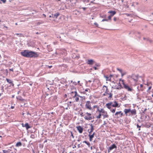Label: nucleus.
Here are the masks:
<instances>
[{
  "instance_id": "5fc2aeb1",
  "label": "nucleus",
  "mask_w": 153,
  "mask_h": 153,
  "mask_svg": "<svg viewBox=\"0 0 153 153\" xmlns=\"http://www.w3.org/2000/svg\"><path fill=\"white\" fill-rule=\"evenodd\" d=\"M94 69L95 70H96L97 69V68L96 67H94Z\"/></svg>"
},
{
  "instance_id": "79ce46f5",
  "label": "nucleus",
  "mask_w": 153,
  "mask_h": 153,
  "mask_svg": "<svg viewBox=\"0 0 153 153\" xmlns=\"http://www.w3.org/2000/svg\"><path fill=\"white\" fill-rule=\"evenodd\" d=\"M111 17H112V16H111L110 15L108 17V19H109V20H111Z\"/></svg>"
},
{
  "instance_id": "a211bd4d",
  "label": "nucleus",
  "mask_w": 153,
  "mask_h": 153,
  "mask_svg": "<svg viewBox=\"0 0 153 153\" xmlns=\"http://www.w3.org/2000/svg\"><path fill=\"white\" fill-rule=\"evenodd\" d=\"M90 126H91V128L90 129V131L88 132L89 134H91V133L94 130L93 126L92 124H91Z\"/></svg>"
},
{
  "instance_id": "5701e85b",
  "label": "nucleus",
  "mask_w": 153,
  "mask_h": 153,
  "mask_svg": "<svg viewBox=\"0 0 153 153\" xmlns=\"http://www.w3.org/2000/svg\"><path fill=\"white\" fill-rule=\"evenodd\" d=\"M13 149H14L15 150H16V149H15L13 147V146H12L11 147L9 148L8 150H7L8 151H9V153L10 152L12 151Z\"/></svg>"
},
{
  "instance_id": "0e129e2a",
  "label": "nucleus",
  "mask_w": 153,
  "mask_h": 153,
  "mask_svg": "<svg viewBox=\"0 0 153 153\" xmlns=\"http://www.w3.org/2000/svg\"><path fill=\"white\" fill-rule=\"evenodd\" d=\"M43 16H44L45 17H46V16L45 15V14H43Z\"/></svg>"
},
{
  "instance_id": "f257e3e1",
  "label": "nucleus",
  "mask_w": 153,
  "mask_h": 153,
  "mask_svg": "<svg viewBox=\"0 0 153 153\" xmlns=\"http://www.w3.org/2000/svg\"><path fill=\"white\" fill-rule=\"evenodd\" d=\"M21 53L22 56L27 58L36 57L38 56L36 52L28 50H25L21 52Z\"/></svg>"
},
{
  "instance_id": "680f3d73",
  "label": "nucleus",
  "mask_w": 153,
  "mask_h": 153,
  "mask_svg": "<svg viewBox=\"0 0 153 153\" xmlns=\"http://www.w3.org/2000/svg\"><path fill=\"white\" fill-rule=\"evenodd\" d=\"M106 94H106V93H105L104 94H103V95L104 96H105L106 95Z\"/></svg>"
},
{
  "instance_id": "1a4fd4ad",
  "label": "nucleus",
  "mask_w": 153,
  "mask_h": 153,
  "mask_svg": "<svg viewBox=\"0 0 153 153\" xmlns=\"http://www.w3.org/2000/svg\"><path fill=\"white\" fill-rule=\"evenodd\" d=\"M102 90L105 91V92L106 94H108V92H109V90L108 89V87L104 85L102 87Z\"/></svg>"
},
{
  "instance_id": "f3484780",
  "label": "nucleus",
  "mask_w": 153,
  "mask_h": 153,
  "mask_svg": "<svg viewBox=\"0 0 153 153\" xmlns=\"http://www.w3.org/2000/svg\"><path fill=\"white\" fill-rule=\"evenodd\" d=\"M59 15V14L58 13H56L54 14H52V17L53 18L56 19L57 17Z\"/></svg>"
},
{
  "instance_id": "473e14b6",
  "label": "nucleus",
  "mask_w": 153,
  "mask_h": 153,
  "mask_svg": "<svg viewBox=\"0 0 153 153\" xmlns=\"http://www.w3.org/2000/svg\"><path fill=\"white\" fill-rule=\"evenodd\" d=\"M2 151L3 153H9V151H8L7 150H3Z\"/></svg>"
},
{
  "instance_id": "7ed1b4c3",
  "label": "nucleus",
  "mask_w": 153,
  "mask_h": 153,
  "mask_svg": "<svg viewBox=\"0 0 153 153\" xmlns=\"http://www.w3.org/2000/svg\"><path fill=\"white\" fill-rule=\"evenodd\" d=\"M84 118L86 120H92L93 117H92L91 113L86 112L85 114Z\"/></svg>"
},
{
  "instance_id": "4d7b16f0",
  "label": "nucleus",
  "mask_w": 153,
  "mask_h": 153,
  "mask_svg": "<svg viewBox=\"0 0 153 153\" xmlns=\"http://www.w3.org/2000/svg\"><path fill=\"white\" fill-rule=\"evenodd\" d=\"M9 70H10V71H13V68L10 69Z\"/></svg>"
},
{
  "instance_id": "de8ad7c7",
  "label": "nucleus",
  "mask_w": 153,
  "mask_h": 153,
  "mask_svg": "<svg viewBox=\"0 0 153 153\" xmlns=\"http://www.w3.org/2000/svg\"><path fill=\"white\" fill-rule=\"evenodd\" d=\"M94 1L93 0H92V1H91L90 2V3H93V4H96V3H95V2H94Z\"/></svg>"
},
{
  "instance_id": "f704fd0d",
  "label": "nucleus",
  "mask_w": 153,
  "mask_h": 153,
  "mask_svg": "<svg viewBox=\"0 0 153 153\" xmlns=\"http://www.w3.org/2000/svg\"><path fill=\"white\" fill-rule=\"evenodd\" d=\"M117 70L119 71L121 73H122V70L121 69H119V68H117Z\"/></svg>"
},
{
  "instance_id": "2eb2a0df",
  "label": "nucleus",
  "mask_w": 153,
  "mask_h": 153,
  "mask_svg": "<svg viewBox=\"0 0 153 153\" xmlns=\"http://www.w3.org/2000/svg\"><path fill=\"white\" fill-rule=\"evenodd\" d=\"M94 62V61L92 59H90L88 60L87 63L89 65H93Z\"/></svg>"
},
{
  "instance_id": "cd10ccee",
  "label": "nucleus",
  "mask_w": 153,
  "mask_h": 153,
  "mask_svg": "<svg viewBox=\"0 0 153 153\" xmlns=\"http://www.w3.org/2000/svg\"><path fill=\"white\" fill-rule=\"evenodd\" d=\"M17 99L20 100L22 101L24 99L21 97H17Z\"/></svg>"
},
{
  "instance_id": "8fccbe9b",
  "label": "nucleus",
  "mask_w": 153,
  "mask_h": 153,
  "mask_svg": "<svg viewBox=\"0 0 153 153\" xmlns=\"http://www.w3.org/2000/svg\"><path fill=\"white\" fill-rule=\"evenodd\" d=\"M117 18H116V17H114V21H115L117 20Z\"/></svg>"
},
{
  "instance_id": "ddd939ff",
  "label": "nucleus",
  "mask_w": 153,
  "mask_h": 153,
  "mask_svg": "<svg viewBox=\"0 0 153 153\" xmlns=\"http://www.w3.org/2000/svg\"><path fill=\"white\" fill-rule=\"evenodd\" d=\"M76 128H77V129L78 131L80 133H82L83 130V129L81 126H79L76 127Z\"/></svg>"
},
{
  "instance_id": "09e8293b",
  "label": "nucleus",
  "mask_w": 153,
  "mask_h": 153,
  "mask_svg": "<svg viewBox=\"0 0 153 153\" xmlns=\"http://www.w3.org/2000/svg\"><path fill=\"white\" fill-rule=\"evenodd\" d=\"M73 84H74V85H76L77 84V83L76 82H73Z\"/></svg>"
},
{
  "instance_id": "20e7f679",
  "label": "nucleus",
  "mask_w": 153,
  "mask_h": 153,
  "mask_svg": "<svg viewBox=\"0 0 153 153\" xmlns=\"http://www.w3.org/2000/svg\"><path fill=\"white\" fill-rule=\"evenodd\" d=\"M131 79L133 80L134 82L136 83L138 81V75L134 74H132L131 76Z\"/></svg>"
},
{
  "instance_id": "e433bc0d",
  "label": "nucleus",
  "mask_w": 153,
  "mask_h": 153,
  "mask_svg": "<svg viewBox=\"0 0 153 153\" xmlns=\"http://www.w3.org/2000/svg\"><path fill=\"white\" fill-rule=\"evenodd\" d=\"M80 115L82 117H85V114H83V113H81Z\"/></svg>"
},
{
  "instance_id": "3c124183",
  "label": "nucleus",
  "mask_w": 153,
  "mask_h": 153,
  "mask_svg": "<svg viewBox=\"0 0 153 153\" xmlns=\"http://www.w3.org/2000/svg\"><path fill=\"white\" fill-rule=\"evenodd\" d=\"M121 73V76H123L124 75L126 74L125 73L123 74L122 72V73Z\"/></svg>"
},
{
  "instance_id": "37998d69",
  "label": "nucleus",
  "mask_w": 153,
  "mask_h": 153,
  "mask_svg": "<svg viewBox=\"0 0 153 153\" xmlns=\"http://www.w3.org/2000/svg\"><path fill=\"white\" fill-rule=\"evenodd\" d=\"M151 88H152V86H150L148 88V90L147 91H148L149 90H150L151 89Z\"/></svg>"
},
{
  "instance_id": "f8f14e48",
  "label": "nucleus",
  "mask_w": 153,
  "mask_h": 153,
  "mask_svg": "<svg viewBox=\"0 0 153 153\" xmlns=\"http://www.w3.org/2000/svg\"><path fill=\"white\" fill-rule=\"evenodd\" d=\"M95 134V133L94 132L92 134H89L88 136L89 137V140L90 141L92 140V139L94 137Z\"/></svg>"
},
{
  "instance_id": "6e6d98bb",
  "label": "nucleus",
  "mask_w": 153,
  "mask_h": 153,
  "mask_svg": "<svg viewBox=\"0 0 153 153\" xmlns=\"http://www.w3.org/2000/svg\"><path fill=\"white\" fill-rule=\"evenodd\" d=\"M52 67V66H48V67L49 68H51Z\"/></svg>"
},
{
  "instance_id": "864d4df0",
  "label": "nucleus",
  "mask_w": 153,
  "mask_h": 153,
  "mask_svg": "<svg viewBox=\"0 0 153 153\" xmlns=\"http://www.w3.org/2000/svg\"><path fill=\"white\" fill-rule=\"evenodd\" d=\"M21 125L23 127H25V124H24L23 123H22Z\"/></svg>"
},
{
  "instance_id": "c85d7f7f",
  "label": "nucleus",
  "mask_w": 153,
  "mask_h": 153,
  "mask_svg": "<svg viewBox=\"0 0 153 153\" xmlns=\"http://www.w3.org/2000/svg\"><path fill=\"white\" fill-rule=\"evenodd\" d=\"M107 94L109 95V98H111L112 97V94L111 93H109V92H108V94Z\"/></svg>"
},
{
  "instance_id": "a18cd8bd",
  "label": "nucleus",
  "mask_w": 153,
  "mask_h": 153,
  "mask_svg": "<svg viewBox=\"0 0 153 153\" xmlns=\"http://www.w3.org/2000/svg\"><path fill=\"white\" fill-rule=\"evenodd\" d=\"M112 112L114 113L115 111V109H113V110H112L111 111Z\"/></svg>"
},
{
  "instance_id": "393cba45",
  "label": "nucleus",
  "mask_w": 153,
  "mask_h": 153,
  "mask_svg": "<svg viewBox=\"0 0 153 153\" xmlns=\"http://www.w3.org/2000/svg\"><path fill=\"white\" fill-rule=\"evenodd\" d=\"M104 77L106 78V81H110L111 80V77H110L105 76Z\"/></svg>"
},
{
  "instance_id": "f03ea898",
  "label": "nucleus",
  "mask_w": 153,
  "mask_h": 153,
  "mask_svg": "<svg viewBox=\"0 0 153 153\" xmlns=\"http://www.w3.org/2000/svg\"><path fill=\"white\" fill-rule=\"evenodd\" d=\"M97 111L102 114V115L103 116L104 118H108V116L107 114V112L105 111L103 109L101 108L99 109H97Z\"/></svg>"
},
{
  "instance_id": "9d476101",
  "label": "nucleus",
  "mask_w": 153,
  "mask_h": 153,
  "mask_svg": "<svg viewBox=\"0 0 153 153\" xmlns=\"http://www.w3.org/2000/svg\"><path fill=\"white\" fill-rule=\"evenodd\" d=\"M137 89L138 91H143L144 89L143 85L142 84H140V87H139V86H137Z\"/></svg>"
},
{
  "instance_id": "052dcab7",
  "label": "nucleus",
  "mask_w": 153,
  "mask_h": 153,
  "mask_svg": "<svg viewBox=\"0 0 153 153\" xmlns=\"http://www.w3.org/2000/svg\"><path fill=\"white\" fill-rule=\"evenodd\" d=\"M71 136H72L73 137H74V136H73V134L72 133V132H71Z\"/></svg>"
},
{
  "instance_id": "2f4dec72",
  "label": "nucleus",
  "mask_w": 153,
  "mask_h": 153,
  "mask_svg": "<svg viewBox=\"0 0 153 153\" xmlns=\"http://www.w3.org/2000/svg\"><path fill=\"white\" fill-rule=\"evenodd\" d=\"M75 97V100L76 102H78L79 100V98L78 97Z\"/></svg>"
},
{
  "instance_id": "4c0bfd02",
  "label": "nucleus",
  "mask_w": 153,
  "mask_h": 153,
  "mask_svg": "<svg viewBox=\"0 0 153 153\" xmlns=\"http://www.w3.org/2000/svg\"><path fill=\"white\" fill-rule=\"evenodd\" d=\"M94 25H96V26H97V27H98V24L96 22H95V23H94Z\"/></svg>"
},
{
  "instance_id": "b1692460",
  "label": "nucleus",
  "mask_w": 153,
  "mask_h": 153,
  "mask_svg": "<svg viewBox=\"0 0 153 153\" xmlns=\"http://www.w3.org/2000/svg\"><path fill=\"white\" fill-rule=\"evenodd\" d=\"M22 145V144L21 142H19L17 143L16 144V147H19L21 146Z\"/></svg>"
},
{
  "instance_id": "4468645a",
  "label": "nucleus",
  "mask_w": 153,
  "mask_h": 153,
  "mask_svg": "<svg viewBox=\"0 0 153 153\" xmlns=\"http://www.w3.org/2000/svg\"><path fill=\"white\" fill-rule=\"evenodd\" d=\"M74 93L75 94L74 95V97H76L77 96L78 97H79L82 98V100H85V97H82L79 96V95L77 94V93L76 91H75Z\"/></svg>"
},
{
  "instance_id": "603ef678",
  "label": "nucleus",
  "mask_w": 153,
  "mask_h": 153,
  "mask_svg": "<svg viewBox=\"0 0 153 153\" xmlns=\"http://www.w3.org/2000/svg\"><path fill=\"white\" fill-rule=\"evenodd\" d=\"M126 15L127 16H130V15H131V14H128V13L126 14Z\"/></svg>"
},
{
  "instance_id": "7c9ffc66",
  "label": "nucleus",
  "mask_w": 153,
  "mask_h": 153,
  "mask_svg": "<svg viewBox=\"0 0 153 153\" xmlns=\"http://www.w3.org/2000/svg\"><path fill=\"white\" fill-rule=\"evenodd\" d=\"M124 110L125 111H126V112H127V113L130 112V108H129V109H124Z\"/></svg>"
},
{
  "instance_id": "13d9d810",
  "label": "nucleus",
  "mask_w": 153,
  "mask_h": 153,
  "mask_svg": "<svg viewBox=\"0 0 153 153\" xmlns=\"http://www.w3.org/2000/svg\"><path fill=\"white\" fill-rule=\"evenodd\" d=\"M82 9H83V10H86V8H85V7H83V8H82Z\"/></svg>"
},
{
  "instance_id": "338daca9",
  "label": "nucleus",
  "mask_w": 153,
  "mask_h": 153,
  "mask_svg": "<svg viewBox=\"0 0 153 153\" xmlns=\"http://www.w3.org/2000/svg\"><path fill=\"white\" fill-rule=\"evenodd\" d=\"M112 75H110V76L109 77H110L111 78V77H112Z\"/></svg>"
},
{
  "instance_id": "0eeeda50",
  "label": "nucleus",
  "mask_w": 153,
  "mask_h": 153,
  "mask_svg": "<svg viewBox=\"0 0 153 153\" xmlns=\"http://www.w3.org/2000/svg\"><path fill=\"white\" fill-rule=\"evenodd\" d=\"M115 115L117 116V118H119L122 117L123 115V114L121 111L117 112L115 114Z\"/></svg>"
},
{
  "instance_id": "a19ab883",
  "label": "nucleus",
  "mask_w": 153,
  "mask_h": 153,
  "mask_svg": "<svg viewBox=\"0 0 153 153\" xmlns=\"http://www.w3.org/2000/svg\"><path fill=\"white\" fill-rule=\"evenodd\" d=\"M4 3H5L6 2V0H1Z\"/></svg>"
},
{
  "instance_id": "c756f323",
  "label": "nucleus",
  "mask_w": 153,
  "mask_h": 153,
  "mask_svg": "<svg viewBox=\"0 0 153 153\" xmlns=\"http://www.w3.org/2000/svg\"><path fill=\"white\" fill-rule=\"evenodd\" d=\"M6 80H7V82L9 83H12V81L10 79H6Z\"/></svg>"
},
{
  "instance_id": "dca6fc26",
  "label": "nucleus",
  "mask_w": 153,
  "mask_h": 153,
  "mask_svg": "<svg viewBox=\"0 0 153 153\" xmlns=\"http://www.w3.org/2000/svg\"><path fill=\"white\" fill-rule=\"evenodd\" d=\"M106 106L108 109H110L111 106H112V102L106 104Z\"/></svg>"
},
{
  "instance_id": "423d86ee",
  "label": "nucleus",
  "mask_w": 153,
  "mask_h": 153,
  "mask_svg": "<svg viewBox=\"0 0 153 153\" xmlns=\"http://www.w3.org/2000/svg\"><path fill=\"white\" fill-rule=\"evenodd\" d=\"M86 108L89 110H92V108L91 107V102L90 101H87L85 105Z\"/></svg>"
},
{
  "instance_id": "aec40b11",
  "label": "nucleus",
  "mask_w": 153,
  "mask_h": 153,
  "mask_svg": "<svg viewBox=\"0 0 153 153\" xmlns=\"http://www.w3.org/2000/svg\"><path fill=\"white\" fill-rule=\"evenodd\" d=\"M108 13H111V14H110V16H111L112 17L116 13L115 11H109L108 12Z\"/></svg>"
},
{
  "instance_id": "c03bdc74",
  "label": "nucleus",
  "mask_w": 153,
  "mask_h": 153,
  "mask_svg": "<svg viewBox=\"0 0 153 153\" xmlns=\"http://www.w3.org/2000/svg\"><path fill=\"white\" fill-rule=\"evenodd\" d=\"M108 21V19H103L102 20V22H104V21Z\"/></svg>"
},
{
  "instance_id": "a878e982",
  "label": "nucleus",
  "mask_w": 153,
  "mask_h": 153,
  "mask_svg": "<svg viewBox=\"0 0 153 153\" xmlns=\"http://www.w3.org/2000/svg\"><path fill=\"white\" fill-rule=\"evenodd\" d=\"M83 143H86V144H87V145L89 147H90V143L89 142H87V141H83L82 142Z\"/></svg>"
},
{
  "instance_id": "39448f33",
  "label": "nucleus",
  "mask_w": 153,
  "mask_h": 153,
  "mask_svg": "<svg viewBox=\"0 0 153 153\" xmlns=\"http://www.w3.org/2000/svg\"><path fill=\"white\" fill-rule=\"evenodd\" d=\"M123 85L124 87V88L127 90L128 91L131 92L133 91V89L132 88L130 87L127 84H125L124 83H123Z\"/></svg>"
},
{
  "instance_id": "49530a36",
  "label": "nucleus",
  "mask_w": 153,
  "mask_h": 153,
  "mask_svg": "<svg viewBox=\"0 0 153 153\" xmlns=\"http://www.w3.org/2000/svg\"><path fill=\"white\" fill-rule=\"evenodd\" d=\"M124 111L125 112V113L126 114V115L127 116V114H128L127 112H126V111H125L124 110Z\"/></svg>"
},
{
  "instance_id": "e2e57ef3",
  "label": "nucleus",
  "mask_w": 153,
  "mask_h": 153,
  "mask_svg": "<svg viewBox=\"0 0 153 153\" xmlns=\"http://www.w3.org/2000/svg\"><path fill=\"white\" fill-rule=\"evenodd\" d=\"M120 85V86H121V84L120 83V82H119V83L118 84V85Z\"/></svg>"
},
{
  "instance_id": "c9c22d12",
  "label": "nucleus",
  "mask_w": 153,
  "mask_h": 153,
  "mask_svg": "<svg viewBox=\"0 0 153 153\" xmlns=\"http://www.w3.org/2000/svg\"><path fill=\"white\" fill-rule=\"evenodd\" d=\"M30 137L31 138H34V136L33 134H32L30 135Z\"/></svg>"
},
{
  "instance_id": "bf43d9fd",
  "label": "nucleus",
  "mask_w": 153,
  "mask_h": 153,
  "mask_svg": "<svg viewBox=\"0 0 153 153\" xmlns=\"http://www.w3.org/2000/svg\"><path fill=\"white\" fill-rule=\"evenodd\" d=\"M14 108V106H11V108L12 109H13Z\"/></svg>"
},
{
  "instance_id": "6ab92c4d",
  "label": "nucleus",
  "mask_w": 153,
  "mask_h": 153,
  "mask_svg": "<svg viewBox=\"0 0 153 153\" xmlns=\"http://www.w3.org/2000/svg\"><path fill=\"white\" fill-rule=\"evenodd\" d=\"M25 127L27 130H28L29 128H30L31 127L28 124V123H25L24 125Z\"/></svg>"
},
{
  "instance_id": "6e6552de",
  "label": "nucleus",
  "mask_w": 153,
  "mask_h": 153,
  "mask_svg": "<svg viewBox=\"0 0 153 153\" xmlns=\"http://www.w3.org/2000/svg\"><path fill=\"white\" fill-rule=\"evenodd\" d=\"M117 146L114 144L111 145L108 149V152H109L111 150L114 149H117Z\"/></svg>"
},
{
  "instance_id": "4be33fe9",
  "label": "nucleus",
  "mask_w": 153,
  "mask_h": 153,
  "mask_svg": "<svg viewBox=\"0 0 153 153\" xmlns=\"http://www.w3.org/2000/svg\"><path fill=\"white\" fill-rule=\"evenodd\" d=\"M118 104L117 103L116 101H114V104H113L112 102V106L113 107H116L118 106Z\"/></svg>"
},
{
  "instance_id": "72a5a7b5",
  "label": "nucleus",
  "mask_w": 153,
  "mask_h": 153,
  "mask_svg": "<svg viewBox=\"0 0 153 153\" xmlns=\"http://www.w3.org/2000/svg\"><path fill=\"white\" fill-rule=\"evenodd\" d=\"M15 35H19V36H23V34L22 33H16Z\"/></svg>"
},
{
  "instance_id": "412c9836",
  "label": "nucleus",
  "mask_w": 153,
  "mask_h": 153,
  "mask_svg": "<svg viewBox=\"0 0 153 153\" xmlns=\"http://www.w3.org/2000/svg\"><path fill=\"white\" fill-rule=\"evenodd\" d=\"M122 88L121 86L120 85H116L114 86V88L117 89H121Z\"/></svg>"
},
{
  "instance_id": "ea45409f",
  "label": "nucleus",
  "mask_w": 153,
  "mask_h": 153,
  "mask_svg": "<svg viewBox=\"0 0 153 153\" xmlns=\"http://www.w3.org/2000/svg\"><path fill=\"white\" fill-rule=\"evenodd\" d=\"M137 128H139V129H138V130L140 131V126H139L138 124H137Z\"/></svg>"
},
{
  "instance_id": "69168bd1",
  "label": "nucleus",
  "mask_w": 153,
  "mask_h": 153,
  "mask_svg": "<svg viewBox=\"0 0 153 153\" xmlns=\"http://www.w3.org/2000/svg\"><path fill=\"white\" fill-rule=\"evenodd\" d=\"M147 85H150V83H148L147 84Z\"/></svg>"
},
{
  "instance_id": "58836bf2",
  "label": "nucleus",
  "mask_w": 153,
  "mask_h": 153,
  "mask_svg": "<svg viewBox=\"0 0 153 153\" xmlns=\"http://www.w3.org/2000/svg\"><path fill=\"white\" fill-rule=\"evenodd\" d=\"M90 90L89 89H86L85 90V91H89V92H90Z\"/></svg>"
},
{
  "instance_id": "9b49d317",
  "label": "nucleus",
  "mask_w": 153,
  "mask_h": 153,
  "mask_svg": "<svg viewBox=\"0 0 153 153\" xmlns=\"http://www.w3.org/2000/svg\"><path fill=\"white\" fill-rule=\"evenodd\" d=\"M130 112L131 115H135L136 114V110L135 109H133L131 110L130 109Z\"/></svg>"
},
{
  "instance_id": "774afa93",
  "label": "nucleus",
  "mask_w": 153,
  "mask_h": 153,
  "mask_svg": "<svg viewBox=\"0 0 153 153\" xmlns=\"http://www.w3.org/2000/svg\"><path fill=\"white\" fill-rule=\"evenodd\" d=\"M134 6V3H133L131 5L132 6Z\"/></svg>"
},
{
  "instance_id": "bb28decb",
  "label": "nucleus",
  "mask_w": 153,
  "mask_h": 153,
  "mask_svg": "<svg viewBox=\"0 0 153 153\" xmlns=\"http://www.w3.org/2000/svg\"><path fill=\"white\" fill-rule=\"evenodd\" d=\"M102 115V114L101 113H99V114L96 117L97 119L100 118L101 117Z\"/></svg>"
}]
</instances>
